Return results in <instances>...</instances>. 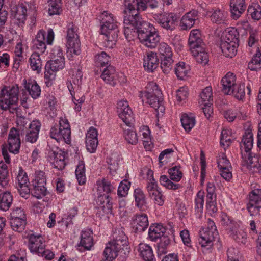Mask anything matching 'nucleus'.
I'll use <instances>...</instances> for the list:
<instances>
[{
    "mask_svg": "<svg viewBox=\"0 0 261 261\" xmlns=\"http://www.w3.org/2000/svg\"><path fill=\"white\" fill-rule=\"evenodd\" d=\"M162 95L157 84L152 81L147 84L144 91H140L139 96L143 102H145L154 109L159 116L162 115L165 110Z\"/></svg>",
    "mask_w": 261,
    "mask_h": 261,
    "instance_id": "f257e3e1",
    "label": "nucleus"
},
{
    "mask_svg": "<svg viewBox=\"0 0 261 261\" xmlns=\"http://www.w3.org/2000/svg\"><path fill=\"white\" fill-rule=\"evenodd\" d=\"M101 23L100 33L106 36L105 40L115 44L118 37L119 23L116 17L112 13L106 11L99 15Z\"/></svg>",
    "mask_w": 261,
    "mask_h": 261,
    "instance_id": "f03ea898",
    "label": "nucleus"
},
{
    "mask_svg": "<svg viewBox=\"0 0 261 261\" xmlns=\"http://www.w3.org/2000/svg\"><path fill=\"white\" fill-rule=\"evenodd\" d=\"M19 89L17 85L5 86L0 93V108L14 114L17 112Z\"/></svg>",
    "mask_w": 261,
    "mask_h": 261,
    "instance_id": "7ed1b4c3",
    "label": "nucleus"
},
{
    "mask_svg": "<svg viewBox=\"0 0 261 261\" xmlns=\"http://www.w3.org/2000/svg\"><path fill=\"white\" fill-rule=\"evenodd\" d=\"M138 39L140 42L149 48H155L160 41V36L150 22L143 21L140 24Z\"/></svg>",
    "mask_w": 261,
    "mask_h": 261,
    "instance_id": "20e7f679",
    "label": "nucleus"
},
{
    "mask_svg": "<svg viewBox=\"0 0 261 261\" xmlns=\"http://www.w3.org/2000/svg\"><path fill=\"white\" fill-rule=\"evenodd\" d=\"M83 74L79 68L76 69L75 73L72 75V80L67 83L68 89L72 96V101L75 105L74 109L79 112L81 110V104L85 101V97L81 92Z\"/></svg>",
    "mask_w": 261,
    "mask_h": 261,
    "instance_id": "39448f33",
    "label": "nucleus"
},
{
    "mask_svg": "<svg viewBox=\"0 0 261 261\" xmlns=\"http://www.w3.org/2000/svg\"><path fill=\"white\" fill-rule=\"evenodd\" d=\"M199 244L203 252L206 253L213 247L214 239L218 237V232L215 223L211 219L207 220V226L199 231Z\"/></svg>",
    "mask_w": 261,
    "mask_h": 261,
    "instance_id": "423d86ee",
    "label": "nucleus"
},
{
    "mask_svg": "<svg viewBox=\"0 0 261 261\" xmlns=\"http://www.w3.org/2000/svg\"><path fill=\"white\" fill-rule=\"evenodd\" d=\"M141 18L137 14L124 16V34L126 39L130 41L138 38L140 24L142 23Z\"/></svg>",
    "mask_w": 261,
    "mask_h": 261,
    "instance_id": "0eeeda50",
    "label": "nucleus"
},
{
    "mask_svg": "<svg viewBox=\"0 0 261 261\" xmlns=\"http://www.w3.org/2000/svg\"><path fill=\"white\" fill-rule=\"evenodd\" d=\"M49 134L50 137L57 142L63 141L69 144L71 141V129L68 120L66 118H61L59 126L51 127Z\"/></svg>",
    "mask_w": 261,
    "mask_h": 261,
    "instance_id": "6e6552de",
    "label": "nucleus"
},
{
    "mask_svg": "<svg viewBox=\"0 0 261 261\" xmlns=\"http://www.w3.org/2000/svg\"><path fill=\"white\" fill-rule=\"evenodd\" d=\"M153 174L152 170H148L146 190L149 197L153 200L154 203L159 206H162L164 203L165 198L154 179Z\"/></svg>",
    "mask_w": 261,
    "mask_h": 261,
    "instance_id": "1a4fd4ad",
    "label": "nucleus"
},
{
    "mask_svg": "<svg viewBox=\"0 0 261 261\" xmlns=\"http://www.w3.org/2000/svg\"><path fill=\"white\" fill-rule=\"evenodd\" d=\"M54 33L51 29L47 31L46 38V33L42 30H40L37 33L35 39L33 41V48L38 53L43 54L46 49V44L51 45L54 40Z\"/></svg>",
    "mask_w": 261,
    "mask_h": 261,
    "instance_id": "9d476101",
    "label": "nucleus"
},
{
    "mask_svg": "<svg viewBox=\"0 0 261 261\" xmlns=\"http://www.w3.org/2000/svg\"><path fill=\"white\" fill-rule=\"evenodd\" d=\"M33 189L32 195L37 199L42 198L47 194L46 187V177L44 171L36 170L34 174V178L32 181Z\"/></svg>",
    "mask_w": 261,
    "mask_h": 261,
    "instance_id": "9b49d317",
    "label": "nucleus"
},
{
    "mask_svg": "<svg viewBox=\"0 0 261 261\" xmlns=\"http://www.w3.org/2000/svg\"><path fill=\"white\" fill-rule=\"evenodd\" d=\"M67 46L69 51L75 55L81 53L80 41L77 34V27L72 23L68 24L67 28Z\"/></svg>",
    "mask_w": 261,
    "mask_h": 261,
    "instance_id": "f8f14e48",
    "label": "nucleus"
},
{
    "mask_svg": "<svg viewBox=\"0 0 261 261\" xmlns=\"http://www.w3.org/2000/svg\"><path fill=\"white\" fill-rule=\"evenodd\" d=\"M65 66V59L60 58L59 60H50L48 61L45 67L44 78L46 80L47 85L55 79V73L63 69Z\"/></svg>",
    "mask_w": 261,
    "mask_h": 261,
    "instance_id": "ddd939ff",
    "label": "nucleus"
},
{
    "mask_svg": "<svg viewBox=\"0 0 261 261\" xmlns=\"http://www.w3.org/2000/svg\"><path fill=\"white\" fill-rule=\"evenodd\" d=\"M29 180L27 173L21 167L16 174L15 179L16 186L21 197L27 199L30 196V189L29 188Z\"/></svg>",
    "mask_w": 261,
    "mask_h": 261,
    "instance_id": "4468645a",
    "label": "nucleus"
},
{
    "mask_svg": "<svg viewBox=\"0 0 261 261\" xmlns=\"http://www.w3.org/2000/svg\"><path fill=\"white\" fill-rule=\"evenodd\" d=\"M154 18L163 28L167 30L172 31L177 25V17L174 13L155 14Z\"/></svg>",
    "mask_w": 261,
    "mask_h": 261,
    "instance_id": "2eb2a0df",
    "label": "nucleus"
},
{
    "mask_svg": "<svg viewBox=\"0 0 261 261\" xmlns=\"http://www.w3.org/2000/svg\"><path fill=\"white\" fill-rule=\"evenodd\" d=\"M117 109L119 117L127 126L130 127L134 121V117L128 101H119L117 103Z\"/></svg>",
    "mask_w": 261,
    "mask_h": 261,
    "instance_id": "dca6fc26",
    "label": "nucleus"
},
{
    "mask_svg": "<svg viewBox=\"0 0 261 261\" xmlns=\"http://www.w3.org/2000/svg\"><path fill=\"white\" fill-rule=\"evenodd\" d=\"M247 208L251 216H255L259 213L261 208V189H255L250 193L249 201Z\"/></svg>",
    "mask_w": 261,
    "mask_h": 261,
    "instance_id": "f3484780",
    "label": "nucleus"
},
{
    "mask_svg": "<svg viewBox=\"0 0 261 261\" xmlns=\"http://www.w3.org/2000/svg\"><path fill=\"white\" fill-rule=\"evenodd\" d=\"M65 153L61 151L56 152L49 151L47 154V160L54 168L59 170L63 169L66 166Z\"/></svg>",
    "mask_w": 261,
    "mask_h": 261,
    "instance_id": "a211bd4d",
    "label": "nucleus"
},
{
    "mask_svg": "<svg viewBox=\"0 0 261 261\" xmlns=\"http://www.w3.org/2000/svg\"><path fill=\"white\" fill-rule=\"evenodd\" d=\"M8 149L10 152L17 154L20 147V139L19 131L15 128L10 129L8 139Z\"/></svg>",
    "mask_w": 261,
    "mask_h": 261,
    "instance_id": "6ab92c4d",
    "label": "nucleus"
},
{
    "mask_svg": "<svg viewBox=\"0 0 261 261\" xmlns=\"http://www.w3.org/2000/svg\"><path fill=\"white\" fill-rule=\"evenodd\" d=\"M97 130L93 126L87 130L86 135V146L87 150L90 153L95 151L98 145Z\"/></svg>",
    "mask_w": 261,
    "mask_h": 261,
    "instance_id": "aec40b11",
    "label": "nucleus"
},
{
    "mask_svg": "<svg viewBox=\"0 0 261 261\" xmlns=\"http://www.w3.org/2000/svg\"><path fill=\"white\" fill-rule=\"evenodd\" d=\"M207 16H210L211 21L217 24H225L227 20L228 12L223 8L213 9L212 11H207Z\"/></svg>",
    "mask_w": 261,
    "mask_h": 261,
    "instance_id": "412c9836",
    "label": "nucleus"
},
{
    "mask_svg": "<svg viewBox=\"0 0 261 261\" xmlns=\"http://www.w3.org/2000/svg\"><path fill=\"white\" fill-rule=\"evenodd\" d=\"M242 157L247 163V168L253 173L261 172V158L257 155L252 156L250 153L246 155L242 153Z\"/></svg>",
    "mask_w": 261,
    "mask_h": 261,
    "instance_id": "4be33fe9",
    "label": "nucleus"
},
{
    "mask_svg": "<svg viewBox=\"0 0 261 261\" xmlns=\"http://www.w3.org/2000/svg\"><path fill=\"white\" fill-rule=\"evenodd\" d=\"M41 124L37 120H34L29 124L28 128L25 130V140L27 142L34 143L38 138V134Z\"/></svg>",
    "mask_w": 261,
    "mask_h": 261,
    "instance_id": "5701e85b",
    "label": "nucleus"
},
{
    "mask_svg": "<svg viewBox=\"0 0 261 261\" xmlns=\"http://www.w3.org/2000/svg\"><path fill=\"white\" fill-rule=\"evenodd\" d=\"M221 82L223 92L225 94H231L237 84L236 75L229 72L222 79Z\"/></svg>",
    "mask_w": 261,
    "mask_h": 261,
    "instance_id": "b1692460",
    "label": "nucleus"
},
{
    "mask_svg": "<svg viewBox=\"0 0 261 261\" xmlns=\"http://www.w3.org/2000/svg\"><path fill=\"white\" fill-rule=\"evenodd\" d=\"M29 247L31 252L38 254L42 252L45 247L44 241L41 235L31 234L29 237Z\"/></svg>",
    "mask_w": 261,
    "mask_h": 261,
    "instance_id": "393cba45",
    "label": "nucleus"
},
{
    "mask_svg": "<svg viewBox=\"0 0 261 261\" xmlns=\"http://www.w3.org/2000/svg\"><path fill=\"white\" fill-rule=\"evenodd\" d=\"M131 224L136 231H144L149 224L148 217L145 214H136L132 218Z\"/></svg>",
    "mask_w": 261,
    "mask_h": 261,
    "instance_id": "a878e982",
    "label": "nucleus"
},
{
    "mask_svg": "<svg viewBox=\"0 0 261 261\" xmlns=\"http://www.w3.org/2000/svg\"><path fill=\"white\" fill-rule=\"evenodd\" d=\"M159 62L156 53L150 51L144 58L143 66L146 70L152 72L158 67Z\"/></svg>",
    "mask_w": 261,
    "mask_h": 261,
    "instance_id": "bb28decb",
    "label": "nucleus"
},
{
    "mask_svg": "<svg viewBox=\"0 0 261 261\" xmlns=\"http://www.w3.org/2000/svg\"><path fill=\"white\" fill-rule=\"evenodd\" d=\"M230 7L232 18L237 19L246 9L245 0H231Z\"/></svg>",
    "mask_w": 261,
    "mask_h": 261,
    "instance_id": "cd10ccee",
    "label": "nucleus"
},
{
    "mask_svg": "<svg viewBox=\"0 0 261 261\" xmlns=\"http://www.w3.org/2000/svg\"><path fill=\"white\" fill-rule=\"evenodd\" d=\"M23 85L25 90L33 99H36L40 96L41 89L36 81L31 79L24 80Z\"/></svg>",
    "mask_w": 261,
    "mask_h": 261,
    "instance_id": "c85d7f7f",
    "label": "nucleus"
},
{
    "mask_svg": "<svg viewBox=\"0 0 261 261\" xmlns=\"http://www.w3.org/2000/svg\"><path fill=\"white\" fill-rule=\"evenodd\" d=\"M134 197L135 198V204L139 210L145 211L147 208L146 197L143 191L140 188H136L134 190Z\"/></svg>",
    "mask_w": 261,
    "mask_h": 261,
    "instance_id": "c756f323",
    "label": "nucleus"
},
{
    "mask_svg": "<svg viewBox=\"0 0 261 261\" xmlns=\"http://www.w3.org/2000/svg\"><path fill=\"white\" fill-rule=\"evenodd\" d=\"M35 11V7L34 5L22 3L18 6L15 17L19 21V23H24L26 19L27 12Z\"/></svg>",
    "mask_w": 261,
    "mask_h": 261,
    "instance_id": "7c9ffc66",
    "label": "nucleus"
},
{
    "mask_svg": "<svg viewBox=\"0 0 261 261\" xmlns=\"http://www.w3.org/2000/svg\"><path fill=\"white\" fill-rule=\"evenodd\" d=\"M101 77L107 83L114 86L116 84L117 74L115 68L111 65L107 66L102 71Z\"/></svg>",
    "mask_w": 261,
    "mask_h": 261,
    "instance_id": "2f4dec72",
    "label": "nucleus"
},
{
    "mask_svg": "<svg viewBox=\"0 0 261 261\" xmlns=\"http://www.w3.org/2000/svg\"><path fill=\"white\" fill-rule=\"evenodd\" d=\"M197 19V12L195 10L186 13L181 18L180 27L182 30L191 28Z\"/></svg>",
    "mask_w": 261,
    "mask_h": 261,
    "instance_id": "473e14b6",
    "label": "nucleus"
},
{
    "mask_svg": "<svg viewBox=\"0 0 261 261\" xmlns=\"http://www.w3.org/2000/svg\"><path fill=\"white\" fill-rule=\"evenodd\" d=\"M228 233L238 243L245 244L247 242V234L237 225L230 227Z\"/></svg>",
    "mask_w": 261,
    "mask_h": 261,
    "instance_id": "72a5a7b5",
    "label": "nucleus"
},
{
    "mask_svg": "<svg viewBox=\"0 0 261 261\" xmlns=\"http://www.w3.org/2000/svg\"><path fill=\"white\" fill-rule=\"evenodd\" d=\"M97 194L109 195L114 190V187L108 180L103 178L96 181Z\"/></svg>",
    "mask_w": 261,
    "mask_h": 261,
    "instance_id": "f704fd0d",
    "label": "nucleus"
},
{
    "mask_svg": "<svg viewBox=\"0 0 261 261\" xmlns=\"http://www.w3.org/2000/svg\"><path fill=\"white\" fill-rule=\"evenodd\" d=\"M166 229L162 224H152L149 229L148 237L149 238L153 241H155L157 239L161 238L164 236Z\"/></svg>",
    "mask_w": 261,
    "mask_h": 261,
    "instance_id": "c9c22d12",
    "label": "nucleus"
},
{
    "mask_svg": "<svg viewBox=\"0 0 261 261\" xmlns=\"http://www.w3.org/2000/svg\"><path fill=\"white\" fill-rule=\"evenodd\" d=\"M80 245L86 250H90L93 245V232L90 229L82 230L81 234Z\"/></svg>",
    "mask_w": 261,
    "mask_h": 261,
    "instance_id": "e433bc0d",
    "label": "nucleus"
},
{
    "mask_svg": "<svg viewBox=\"0 0 261 261\" xmlns=\"http://www.w3.org/2000/svg\"><path fill=\"white\" fill-rule=\"evenodd\" d=\"M238 44L235 42L228 43L225 41H221L220 48L224 55L226 57L232 58L237 53Z\"/></svg>",
    "mask_w": 261,
    "mask_h": 261,
    "instance_id": "4c0bfd02",
    "label": "nucleus"
},
{
    "mask_svg": "<svg viewBox=\"0 0 261 261\" xmlns=\"http://www.w3.org/2000/svg\"><path fill=\"white\" fill-rule=\"evenodd\" d=\"M202 44L200 31L198 29L192 30L190 32L188 40L190 50L202 46Z\"/></svg>",
    "mask_w": 261,
    "mask_h": 261,
    "instance_id": "58836bf2",
    "label": "nucleus"
},
{
    "mask_svg": "<svg viewBox=\"0 0 261 261\" xmlns=\"http://www.w3.org/2000/svg\"><path fill=\"white\" fill-rule=\"evenodd\" d=\"M139 255L145 261H155L151 247L145 243H140L138 247Z\"/></svg>",
    "mask_w": 261,
    "mask_h": 261,
    "instance_id": "ea45409f",
    "label": "nucleus"
},
{
    "mask_svg": "<svg viewBox=\"0 0 261 261\" xmlns=\"http://www.w3.org/2000/svg\"><path fill=\"white\" fill-rule=\"evenodd\" d=\"M121 249L112 242H109L103 251V255L106 260L113 261L117 257L118 252Z\"/></svg>",
    "mask_w": 261,
    "mask_h": 261,
    "instance_id": "a19ab883",
    "label": "nucleus"
},
{
    "mask_svg": "<svg viewBox=\"0 0 261 261\" xmlns=\"http://www.w3.org/2000/svg\"><path fill=\"white\" fill-rule=\"evenodd\" d=\"M190 51L197 62L203 64H206L208 62V55L203 47L199 46L191 49Z\"/></svg>",
    "mask_w": 261,
    "mask_h": 261,
    "instance_id": "79ce46f5",
    "label": "nucleus"
},
{
    "mask_svg": "<svg viewBox=\"0 0 261 261\" xmlns=\"http://www.w3.org/2000/svg\"><path fill=\"white\" fill-rule=\"evenodd\" d=\"M29 62L31 69L39 74L41 72L42 69V60L39 54L37 52L33 53L29 60Z\"/></svg>",
    "mask_w": 261,
    "mask_h": 261,
    "instance_id": "37998d69",
    "label": "nucleus"
},
{
    "mask_svg": "<svg viewBox=\"0 0 261 261\" xmlns=\"http://www.w3.org/2000/svg\"><path fill=\"white\" fill-rule=\"evenodd\" d=\"M190 71V66L183 62H179L176 64L174 68L175 73L179 80H183L187 77Z\"/></svg>",
    "mask_w": 261,
    "mask_h": 261,
    "instance_id": "c03bdc74",
    "label": "nucleus"
},
{
    "mask_svg": "<svg viewBox=\"0 0 261 261\" xmlns=\"http://www.w3.org/2000/svg\"><path fill=\"white\" fill-rule=\"evenodd\" d=\"M204 192L201 191H199L197 193L194 200V209L195 215H196L197 217H201L202 214L204 201Z\"/></svg>",
    "mask_w": 261,
    "mask_h": 261,
    "instance_id": "a18cd8bd",
    "label": "nucleus"
},
{
    "mask_svg": "<svg viewBox=\"0 0 261 261\" xmlns=\"http://www.w3.org/2000/svg\"><path fill=\"white\" fill-rule=\"evenodd\" d=\"M253 135L251 132L246 133L243 135L240 146L242 150H244L245 154H248L253 147Z\"/></svg>",
    "mask_w": 261,
    "mask_h": 261,
    "instance_id": "49530a36",
    "label": "nucleus"
},
{
    "mask_svg": "<svg viewBox=\"0 0 261 261\" xmlns=\"http://www.w3.org/2000/svg\"><path fill=\"white\" fill-rule=\"evenodd\" d=\"M180 120L182 126L187 132L190 131L195 124V118L192 114H182Z\"/></svg>",
    "mask_w": 261,
    "mask_h": 261,
    "instance_id": "de8ad7c7",
    "label": "nucleus"
},
{
    "mask_svg": "<svg viewBox=\"0 0 261 261\" xmlns=\"http://www.w3.org/2000/svg\"><path fill=\"white\" fill-rule=\"evenodd\" d=\"M13 200L10 192H4L0 197V210L3 211H8L11 207Z\"/></svg>",
    "mask_w": 261,
    "mask_h": 261,
    "instance_id": "09e8293b",
    "label": "nucleus"
},
{
    "mask_svg": "<svg viewBox=\"0 0 261 261\" xmlns=\"http://www.w3.org/2000/svg\"><path fill=\"white\" fill-rule=\"evenodd\" d=\"M259 40L258 32L255 30H251L249 32V37L248 39V49L252 52L253 50L257 51V49H260L258 47V43Z\"/></svg>",
    "mask_w": 261,
    "mask_h": 261,
    "instance_id": "8fccbe9b",
    "label": "nucleus"
},
{
    "mask_svg": "<svg viewBox=\"0 0 261 261\" xmlns=\"http://www.w3.org/2000/svg\"><path fill=\"white\" fill-rule=\"evenodd\" d=\"M239 34L237 30L234 28H229L223 33V36L221 39V41H225L228 43H231L235 42L238 44Z\"/></svg>",
    "mask_w": 261,
    "mask_h": 261,
    "instance_id": "3c124183",
    "label": "nucleus"
},
{
    "mask_svg": "<svg viewBox=\"0 0 261 261\" xmlns=\"http://www.w3.org/2000/svg\"><path fill=\"white\" fill-rule=\"evenodd\" d=\"M231 135V130L228 128L223 129L221 132L220 144L224 149L228 148L232 142V137Z\"/></svg>",
    "mask_w": 261,
    "mask_h": 261,
    "instance_id": "603ef678",
    "label": "nucleus"
},
{
    "mask_svg": "<svg viewBox=\"0 0 261 261\" xmlns=\"http://www.w3.org/2000/svg\"><path fill=\"white\" fill-rule=\"evenodd\" d=\"M199 103L200 105L202 103H211L213 101V95L212 88L211 86L205 88L200 95Z\"/></svg>",
    "mask_w": 261,
    "mask_h": 261,
    "instance_id": "864d4df0",
    "label": "nucleus"
},
{
    "mask_svg": "<svg viewBox=\"0 0 261 261\" xmlns=\"http://www.w3.org/2000/svg\"><path fill=\"white\" fill-rule=\"evenodd\" d=\"M9 184L8 166L3 162H0V185L6 188Z\"/></svg>",
    "mask_w": 261,
    "mask_h": 261,
    "instance_id": "5fc2aeb1",
    "label": "nucleus"
},
{
    "mask_svg": "<svg viewBox=\"0 0 261 261\" xmlns=\"http://www.w3.org/2000/svg\"><path fill=\"white\" fill-rule=\"evenodd\" d=\"M48 12L49 15H59L61 10V0H48Z\"/></svg>",
    "mask_w": 261,
    "mask_h": 261,
    "instance_id": "6e6d98bb",
    "label": "nucleus"
},
{
    "mask_svg": "<svg viewBox=\"0 0 261 261\" xmlns=\"http://www.w3.org/2000/svg\"><path fill=\"white\" fill-rule=\"evenodd\" d=\"M76 178L80 185H83L86 182L85 167L84 161H80L75 170Z\"/></svg>",
    "mask_w": 261,
    "mask_h": 261,
    "instance_id": "4d7b16f0",
    "label": "nucleus"
},
{
    "mask_svg": "<svg viewBox=\"0 0 261 261\" xmlns=\"http://www.w3.org/2000/svg\"><path fill=\"white\" fill-rule=\"evenodd\" d=\"M255 51V55L248 65L251 70H257L261 68V48L257 49Z\"/></svg>",
    "mask_w": 261,
    "mask_h": 261,
    "instance_id": "13d9d810",
    "label": "nucleus"
},
{
    "mask_svg": "<svg viewBox=\"0 0 261 261\" xmlns=\"http://www.w3.org/2000/svg\"><path fill=\"white\" fill-rule=\"evenodd\" d=\"M248 14L255 20L261 19V7L257 3H252L247 10Z\"/></svg>",
    "mask_w": 261,
    "mask_h": 261,
    "instance_id": "bf43d9fd",
    "label": "nucleus"
},
{
    "mask_svg": "<svg viewBox=\"0 0 261 261\" xmlns=\"http://www.w3.org/2000/svg\"><path fill=\"white\" fill-rule=\"evenodd\" d=\"M114 238L115 239L111 242L117 246L118 247L122 248V246L127 245L128 238L122 230H119Z\"/></svg>",
    "mask_w": 261,
    "mask_h": 261,
    "instance_id": "052dcab7",
    "label": "nucleus"
},
{
    "mask_svg": "<svg viewBox=\"0 0 261 261\" xmlns=\"http://www.w3.org/2000/svg\"><path fill=\"white\" fill-rule=\"evenodd\" d=\"M123 136L126 141L132 145H136L138 141L137 134L132 129H123Z\"/></svg>",
    "mask_w": 261,
    "mask_h": 261,
    "instance_id": "680f3d73",
    "label": "nucleus"
},
{
    "mask_svg": "<svg viewBox=\"0 0 261 261\" xmlns=\"http://www.w3.org/2000/svg\"><path fill=\"white\" fill-rule=\"evenodd\" d=\"M160 182L161 185L170 190H176L180 188L181 187L179 184L173 183L168 178L167 176L165 175H162L160 176Z\"/></svg>",
    "mask_w": 261,
    "mask_h": 261,
    "instance_id": "e2e57ef3",
    "label": "nucleus"
},
{
    "mask_svg": "<svg viewBox=\"0 0 261 261\" xmlns=\"http://www.w3.org/2000/svg\"><path fill=\"white\" fill-rule=\"evenodd\" d=\"M78 213V207L74 206L70 208L67 213L64 215V217L62 219V222L64 223L66 227L69 225L72 224V219L74 218Z\"/></svg>",
    "mask_w": 261,
    "mask_h": 261,
    "instance_id": "0e129e2a",
    "label": "nucleus"
},
{
    "mask_svg": "<svg viewBox=\"0 0 261 261\" xmlns=\"http://www.w3.org/2000/svg\"><path fill=\"white\" fill-rule=\"evenodd\" d=\"M172 57H168L162 58L161 67L163 72L165 74L169 73L173 68L174 61Z\"/></svg>",
    "mask_w": 261,
    "mask_h": 261,
    "instance_id": "69168bd1",
    "label": "nucleus"
},
{
    "mask_svg": "<svg viewBox=\"0 0 261 261\" xmlns=\"http://www.w3.org/2000/svg\"><path fill=\"white\" fill-rule=\"evenodd\" d=\"M97 195L96 199L97 205L103 208L106 207L108 209H111L112 204L110 195L105 194H97Z\"/></svg>",
    "mask_w": 261,
    "mask_h": 261,
    "instance_id": "338daca9",
    "label": "nucleus"
},
{
    "mask_svg": "<svg viewBox=\"0 0 261 261\" xmlns=\"http://www.w3.org/2000/svg\"><path fill=\"white\" fill-rule=\"evenodd\" d=\"M110 61L111 57L106 52L102 51L95 56V62L97 65L103 66L108 64Z\"/></svg>",
    "mask_w": 261,
    "mask_h": 261,
    "instance_id": "774afa93",
    "label": "nucleus"
}]
</instances>
